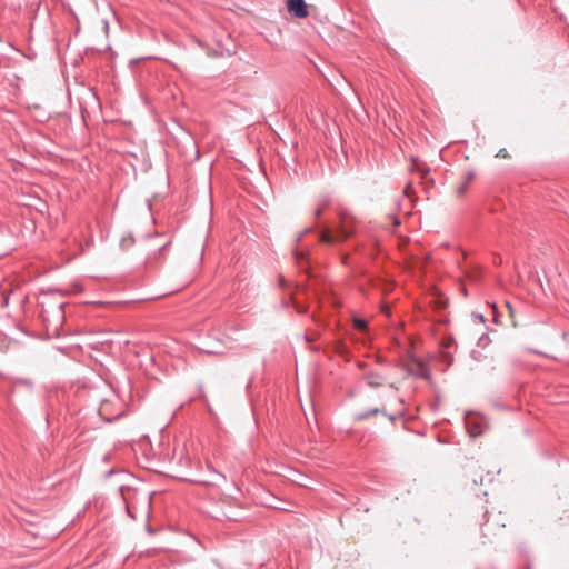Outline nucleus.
<instances>
[{
	"label": "nucleus",
	"mask_w": 569,
	"mask_h": 569,
	"mask_svg": "<svg viewBox=\"0 0 569 569\" xmlns=\"http://www.w3.org/2000/svg\"><path fill=\"white\" fill-rule=\"evenodd\" d=\"M338 214H339V219H340V231L342 234L341 240H345L355 232L352 226H353L356 219L351 214V212L345 208H339Z\"/></svg>",
	"instance_id": "obj_1"
},
{
	"label": "nucleus",
	"mask_w": 569,
	"mask_h": 569,
	"mask_svg": "<svg viewBox=\"0 0 569 569\" xmlns=\"http://www.w3.org/2000/svg\"><path fill=\"white\" fill-rule=\"evenodd\" d=\"M287 10L296 18H307L309 12L305 0H287Z\"/></svg>",
	"instance_id": "obj_2"
},
{
	"label": "nucleus",
	"mask_w": 569,
	"mask_h": 569,
	"mask_svg": "<svg viewBox=\"0 0 569 569\" xmlns=\"http://www.w3.org/2000/svg\"><path fill=\"white\" fill-rule=\"evenodd\" d=\"M456 346V341L451 336L445 337L440 342V352L446 361L452 360L451 349Z\"/></svg>",
	"instance_id": "obj_3"
},
{
	"label": "nucleus",
	"mask_w": 569,
	"mask_h": 569,
	"mask_svg": "<svg viewBox=\"0 0 569 569\" xmlns=\"http://www.w3.org/2000/svg\"><path fill=\"white\" fill-rule=\"evenodd\" d=\"M365 378L368 386L372 388L381 387L386 382V379L382 375L373 371L368 372Z\"/></svg>",
	"instance_id": "obj_4"
},
{
	"label": "nucleus",
	"mask_w": 569,
	"mask_h": 569,
	"mask_svg": "<svg viewBox=\"0 0 569 569\" xmlns=\"http://www.w3.org/2000/svg\"><path fill=\"white\" fill-rule=\"evenodd\" d=\"M331 203V199L328 196H323L319 199V203L317 209L315 210V217L319 218L322 214L325 208L329 207Z\"/></svg>",
	"instance_id": "obj_5"
},
{
	"label": "nucleus",
	"mask_w": 569,
	"mask_h": 569,
	"mask_svg": "<svg viewBox=\"0 0 569 569\" xmlns=\"http://www.w3.org/2000/svg\"><path fill=\"white\" fill-rule=\"evenodd\" d=\"M353 326L360 331H365L368 328V322L361 318H353Z\"/></svg>",
	"instance_id": "obj_6"
},
{
	"label": "nucleus",
	"mask_w": 569,
	"mask_h": 569,
	"mask_svg": "<svg viewBox=\"0 0 569 569\" xmlns=\"http://www.w3.org/2000/svg\"><path fill=\"white\" fill-rule=\"evenodd\" d=\"M469 188V180H462L459 186L457 187V190H456V193H457V197H461L465 194V192L468 190Z\"/></svg>",
	"instance_id": "obj_7"
},
{
	"label": "nucleus",
	"mask_w": 569,
	"mask_h": 569,
	"mask_svg": "<svg viewBox=\"0 0 569 569\" xmlns=\"http://www.w3.org/2000/svg\"><path fill=\"white\" fill-rule=\"evenodd\" d=\"M20 387H26L28 389H32L33 388V383H32L31 380H28V379H18L14 382V388L18 389Z\"/></svg>",
	"instance_id": "obj_8"
},
{
	"label": "nucleus",
	"mask_w": 569,
	"mask_h": 569,
	"mask_svg": "<svg viewBox=\"0 0 569 569\" xmlns=\"http://www.w3.org/2000/svg\"><path fill=\"white\" fill-rule=\"evenodd\" d=\"M321 241L326 242V243H332V242L336 241V239L329 232H322L321 233Z\"/></svg>",
	"instance_id": "obj_9"
},
{
	"label": "nucleus",
	"mask_w": 569,
	"mask_h": 569,
	"mask_svg": "<svg viewBox=\"0 0 569 569\" xmlns=\"http://www.w3.org/2000/svg\"><path fill=\"white\" fill-rule=\"evenodd\" d=\"M132 242H133V240H132V239H130V238H128V239H127V238H123V239L121 240V247H122V249H124V250H126V249H128V248L131 246V243H132Z\"/></svg>",
	"instance_id": "obj_10"
},
{
	"label": "nucleus",
	"mask_w": 569,
	"mask_h": 569,
	"mask_svg": "<svg viewBox=\"0 0 569 569\" xmlns=\"http://www.w3.org/2000/svg\"><path fill=\"white\" fill-rule=\"evenodd\" d=\"M496 157H498V158H508L509 153H508V151L506 149H500L498 151V153L496 154Z\"/></svg>",
	"instance_id": "obj_11"
},
{
	"label": "nucleus",
	"mask_w": 569,
	"mask_h": 569,
	"mask_svg": "<svg viewBox=\"0 0 569 569\" xmlns=\"http://www.w3.org/2000/svg\"><path fill=\"white\" fill-rule=\"evenodd\" d=\"M377 412H379V409H375L368 413L361 415V418L369 417L370 413H377Z\"/></svg>",
	"instance_id": "obj_12"
},
{
	"label": "nucleus",
	"mask_w": 569,
	"mask_h": 569,
	"mask_svg": "<svg viewBox=\"0 0 569 569\" xmlns=\"http://www.w3.org/2000/svg\"><path fill=\"white\" fill-rule=\"evenodd\" d=\"M388 386L392 389H396V390L398 389V387L395 382H390V383H388Z\"/></svg>",
	"instance_id": "obj_13"
},
{
	"label": "nucleus",
	"mask_w": 569,
	"mask_h": 569,
	"mask_svg": "<svg viewBox=\"0 0 569 569\" xmlns=\"http://www.w3.org/2000/svg\"><path fill=\"white\" fill-rule=\"evenodd\" d=\"M168 244H169V242H166V243L161 244V246L159 247V252H160L161 250H163Z\"/></svg>",
	"instance_id": "obj_14"
},
{
	"label": "nucleus",
	"mask_w": 569,
	"mask_h": 569,
	"mask_svg": "<svg viewBox=\"0 0 569 569\" xmlns=\"http://www.w3.org/2000/svg\"><path fill=\"white\" fill-rule=\"evenodd\" d=\"M279 282H280V284H281V286H284V279H283V277H280Z\"/></svg>",
	"instance_id": "obj_15"
},
{
	"label": "nucleus",
	"mask_w": 569,
	"mask_h": 569,
	"mask_svg": "<svg viewBox=\"0 0 569 569\" xmlns=\"http://www.w3.org/2000/svg\"><path fill=\"white\" fill-rule=\"evenodd\" d=\"M393 223H395V226H398V224H400V221L397 218H395Z\"/></svg>",
	"instance_id": "obj_16"
}]
</instances>
